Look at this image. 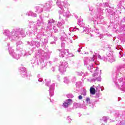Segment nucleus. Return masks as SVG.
I'll list each match as a JSON object with an SVG mask.
<instances>
[{"label":"nucleus","instance_id":"1","mask_svg":"<svg viewBox=\"0 0 125 125\" xmlns=\"http://www.w3.org/2000/svg\"><path fill=\"white\" fill-rule=\"evenodd\" d=\"M90 92L91 94H92L93 95H94L96 92V90H95V88L91 87L90 88Z\"/></svg>","mask_w":125,"mask_h":125},{"label":"nucleus","instance_id":"2","mask_svg":"<svg viewBox=\"0 0 125 125\" xmlns=\"http://www.w3.org/2000/svg\"><path fill=\"white\" fill-rule=\"evenodd\" d=\"M67 101H68V102L67 103L68 105H71V103H70V102H72V99H68Z\"/></svg>","mask_w":125,"mask_h":125},{"label":"nucleus","instance_id":"3","mask_svg":"<svg viewBox=\"0 0 125 125\" xmlns=\"http://www.w3.org/2000/svg\"><path fill=\"white\" fill-rule=\"evenodd\" d=\"M63 105L64 107H65V108H67L68 106H69V105L67 103H63Z\"/></svg>","mask_w":125,"mask_h":125},{"label":"nucleus","instance_id":"4","mask_svg":"<svg viewBox=\"0 0 125 125\" xmlns=\"http://www.w3.org/2000/svg\"><path fill=\"white\" fill-rule=\"evenodd\" d=\"M86 102H87V103H88V102H89V101H90V99H89V98H86Z\"/></svg>","mask_w":125,"mask_h":125},{"label":"nucleus","instance_id":"5","mask_svg":"<svg viewBox=\"0 0 125 125\" xmlns=\"http://www.w3.org/2000/svg\"><path fill=\"white\" fill-rule=\"evenodd\" d=\"M79 99H80V100L83 99V96H82L81 95L79 96Z\"/></svg>","mask_w":125,"mask_h":125},{"label":"nucleus","instance_id":"6","mask_svg":"<svg viewBox=\"0 0 125 125\" xmlns=\"http://www.w3.org/2000/svg\"><path fill=\"white\" fill-rule=\"evenodd\" d=\"M83 95H84V96L86 95V90H84V91Z\"/></svg>","mask_w":125,"mask_h":125}]
</instances>
